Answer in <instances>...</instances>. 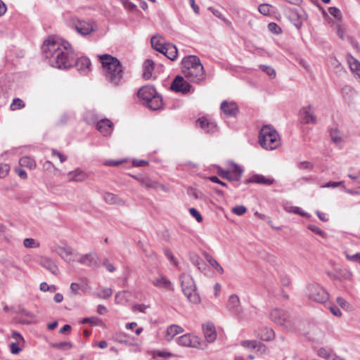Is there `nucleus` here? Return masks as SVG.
<instances>
[{
    "label": "nucleus",
    "instance_id": "1",
    "mask_svg": "<svg viewBox=\"0 0 360 360\" xmlns=\"http://www.w3.org/2000/svg\"><path fill=\"white\" fill-rule=\"evenodd\" d=\"M41 50L48 63L53 68L65 70L75 65L76 54L70 44L58 37H49Z\"/></svg>",
    "mask_w": 360,
    "mask_h": 360
},
{
    "label": "nucleus",
    "instance_id": "2",
    "mask_svg": "<svg viewBox=\"0 0 360 360\" xmlns=\"http://www.w3.org/2000/svg\"><path fill=\"white\" fill-rule=\"evenodd\" d=\"M105 79L113 85H118L123 78V68L120 60L109 54L99 56Z\"/></svg>",
    "mask_w": 360,
    "mask_h": 360
},
{
    "label": "nucleus",
    "instance_id": "3",
    "mask_svg": "<svg viewBox=\"0 0 360 360\" xmlns=\"http://www.w3.org/2000/svg\"><path fill=\"white\" fill-rule=\"evenodd\" d=\"M181 63L182 72L186 79L195 83H200L205 79L204 68L198 57L186 56Z\"/></svg>",
    "mask_w": 360,
    "mask_h": 360
},
{
    "label": "nucleus",
    "instance_id": "4",
    "mask_svg": "<svg viewBox=\"0 0 360 360\" xmlns=\"http://www.w3.org/2000/svg\"><path fill=\"white\" fill-rule=\"evenodd\" d=\"M258 142L262 148L269 150L278 148L281 143L279 134L269 125H265L260 129Z\"/></svg>",
    "mask_w": 360,
    "mask_h": 360
},
{
    "label": "nucleus",
    "instance_id": "5",
    "mask_svg": "<svg viewBox=\"0 0 360 360\" xmlns=\"http://www.w3.org/2000/svg\"><path fill=\"white\" fill-rule=\"evenodd\" d=\"M271 319L278 325L288 330H300V321L298 318L292 316L287 311L275 309L270 314Z\"/></svg>",
    "mask_w": 360,
    "mask_h": 360
},
{
    "label": "nucleus",
    "instance_id": "6",
    "mask_svg": "<svg viewBox=\"0 0 360 360\" xmlns=\"http://www.w3.org/2000/svg\"><path fill=\"white\" fill-rule=\"evenodd\" d=\"M139 98L143 101V105L153 110H157L162 107V100L153 86H145L138 91Z\"/></svg>",
    "mask_w": 360,
    "mask_h": 360
},
{
    "label": "nucleus",
    "instance_id": "7",
    "mask_svg": "<svg viewBox=\"0 0 360 360\" xmlns=\"http://www.w3.org/2000/svg\"><path fill=\"white\" fill-rule=\"evenodd\" d=\"M5 311H9L11 310L14 313L18 314V321L22 324H30L32 322V319L34 318V315L24 309L22 306L11 307V309L8 306H5L4 308Z\"/></svg>",
    "mask_w": 360,
    "mask_h": 360
},
{
    "label": "nucleus",
    "instance_id": "8",
    "mask_svg": "<svg viewBox=\"0 0 360 360\" xmlns=\"http://www.w3.org/2000/svg\"><path fill=\"white\" fill-rule=\"evenodd\" d=\"M54 251L63 259L70 263L76 261L78 252L69 245H57L54 248Z\"/></svg>",
    "mask_w": 360,
    "mask_h": 360
},
{
    "label": "nucleus",
    "instance_id": "9",
    "mask_svg": "<svg viewBox=\"0 0 360 360\" xmlns=\"http://www.w3.org/2000/svg\"><path fill=\"white\" fill-rule=\"evenodd\" d=\"M179 345L186 347L201 349L202 342L200 339L191 333L184 334L177 338Z\"/></svg>",
    "mask_w": 360,
    "mask_h": 360
},
{
    "label": "nucleus",
    "instance_id": "10",
    "mask_svg": "<svg viewBox=\"0 0 360 360\" xmlns=\"http://www.w3.org/2000/svg\"><path fill=\"white\" fill-rule=\"evenodd\" d=\"M288 16L289 20L297 29L301 28L303 22L307 18V15L305 11L301 8L290 9L288 12Z\"/></svg>",
    "mask_w": 360,
    "mask_h": 360
},
{
    "label": "nucleus",
    "instance_id": "11",
    "mask_svg": "<svg viewBox=\"0 0 360 360\" xmlns=\"http://www.w3.org/2000/svg\"><path fill=\"white\" fill-rule=\"evenodd\" d=\"M71 24L77 32L82 35H88L94 31L93 25L89 22L73 18L71 19Z\"/></svg>",
    "mask_w": 360,
    "mask_h": 360
},
{
    "label": "nucleus",
    "instance_id": "12",
    "mask_svg": "<svg viewBox=\"0 0 360 360\" xmlns=\"http://www.w3.org/2000/svg\"><path fill=\"white\" fill-rule=\"evenodd\" d=\"M243 170L236 165H234L232 171L224 170L220 167H217V174L222 178L229 181H239L241 176Z\"/></svg>",
    "mask_w": 360,
    "mask_h": 360
},
{
    "label": "nucleus",
    "instance_id": "13",
    "mask_svg": "<svg viewBox=\"0 0 360 360\" xmlns=\"http://www.w3.org/2000/svg\"><path fill=\"white\" fill-rule=\"evenodd\" d=\"M191 86L184 77L177 76L171 84V89L175 92L186 94L191 91Z\"/></svg>",
    "mask_w": 360,
    "mask_h": 360
},
{
    "label": "nucleus",
    "instance_id": "14",
    "mask_svg": "<svg viewBox=\"0 0 360 360\" xmlns=\"http://www.w3.org/2000/svg\"><path fill=\"white\" fill-rule=\"evenodd\" d=\"M302 122L304 124H316L317 119L312 105L303 107L300 111Z\"/></svg>",
    "mask_w": 360,
    "mask_h": 360
},
{
    "label": "nucleus",
    "instance_id": "15",
    "mask_svg": "<svg viewBox=\"0 0 360 360\" xmlns=\"http://www.w3.org/2000/svg\"><path fill=\"white\" fill-rule=\"evenodd\" d=\"M205 339L209 343H212L217 339V331L215 326L212 322H206L202 326Z\"/></svg>",
    "mask_w": 360,
    "mask_h": 360
},
{
    "label": "nucleus",
    "instance_id": "16",
    "mask_svg": "<svg viewBox=\"0 0 360 360\" xmlns=\"http://www.w3.org/2000/svg\"><path fill=\"white\" fill-rule=\"evenodd\" d=\"M97 260L98 257L95 252H89L85 255H80L78 252L75 262L83 265L93 266L97 264Z\"/></svg>",
    "mask_w": 360,
    "mask_h": 360
},
{
    "label": "nucleus",
    "instance_id": "17",
    "mask_svg": "<svg viewBox=\"0 0 360 360\" xmlns=\"http://www.w3.org/2000/svg\"><path fill=\"white\" fill-rule=\"evenodd\" d=\"M221 110L228 117H236L238 112V107L234 101H224L221 103Z\"/></svg>",
    "mask_w": 360,
    "mask_h": 360
},
{
    "label": "nucleus",
    "instance_id": "18",
    "mask_svg": "<svg viewBox=\"0 0 360 360\" xmlns=\"http://www.w3.org/2000/svg\"><path fill=\"white\" fill-rule=\"evenodd\" d=\"M181 286L183 292H192L195 290V285L192 277L183 274L180 276Z\"/></svg>",
    "mask_w": 360,
    "mask_h": 360
},
{
    "label": "nucleus",
    "instance_id": "19",
    "mask_svg": "<svg viewBox=\"0 0 360 360\" xmlns=\"http://www.w3.org/2000/svg\"><path fill=\"white\" fill-rule=\"evenodd\" d=\"M70 289L72 291L77 292L81 291L82 292H86L91 290V287L88 281L86 278H80L76 282L72 283L70 285Z\"/></svg>",
    "mask_w": 360,
    "mask_h": 360
},
{
    "label": "nucleus",
    "instance_id": "20",
    "mask_svg": "<svg viewBox=\"0 0 360 360\" xmlns=\"http://www.w3.org/2000/svg\"><path fill=\"white\" fill-rule=\"evenodd\" d=\"M69 181L82 182L88 178V174L79 168L70 171L67 174Z\"/></svg>",
    "mask_w": 360,
    "mask_h": 360
},
{
    "label": "nucleus",
    "instance_id": "21",
    "mask_svg": "<svg viewBox=\"0 0 360 360\" xmlns=\"http://www.w3.org/2000/svg\"><path fill=\"white\" fill-rule=\"evenodd\" d=\"M248 182L271 186L275 182V179L271 176H266L262 174H254L248 180Z\"/></svg>",
    "mask_w": 360,
    "mask_h": 360
},
{
    "label": "nucleus",
    "instance_id": "22",
    "mask_svg": "<svg viewBox=\"0 0 360 360\" xmlns=\"http://www.w3.org/2000/svg\"><path fill=\"white\" fill-rule=\"evenodd\" d=\"M112 123L108 119L99 121L96 124V129L103 135L108 136L112 131Z\"/></svg>",
    "mask_w": 360,
    "mask_h": 360
},
{
    "label": "nucleus",
    "instance_id": "23",
    "mask_svg": "<svg viewBox=\"0 0 360 360\" xmlns=\"http://www.w3.org/2000/svg\"><path fill=\"white\" fill-rule=\"evenodd\" d=\"M150 42L153 49L161 53L164 52V50L167 45V43H165V39L158 36L153 37Z\"/></svg>",
    "mask_w": 360,
    "mask_h": 360
},
{
    "label": "nucleus",
    "instance_id": "24",
    "mask_svg": "<svg viewBox=\"0 0 360 360\" xmlns=\"http://www.w3.org/2000/svg\"><path fill=\"white\" fill-rule=\"evenodd\" d=\"M346 59L349 64L350 70L360 77V62L351 54H347Z\"/></svg>",
    "mask_w": 360,
    "mask_h": 360
},
{
    "label": "nucleus",
    "instance_id": "25",
    "mask_svg": "<svg viewBox=\"0 0 360 360\" xmlns=\"http://www.w3.org/2000/svg\"><path fill=\"white\" fill-rule=\"evenodd\" d=\"M183 332L184 329L182 327L178 325H171L167 329L165 339L170 342L176 335Z\"/></svg>",
    "mask_w": 360,
    "mask_h": 360
},
{
    "label": "nucleus",
    "instance_id": "26",
    "mask_svg": "<svg viewBox=\"0 0 360 360\" xmlns=\"http://www.w3.org/2000/svg\"><path fill=\"white\" fill-rule=\"evenodd\" d=\"M154 285L158 288H162L166 290H173L171 282L165 276H160L153 281Z\"/></svg>",
    "mask_w": 360,
    "mask_h": 360
},
{
    "label": "nucleus",
    "instance_id": "27",
    "mask_svg": "<svg viewBox=\"0 0 360 360\" xmlns=\"http://www.w3.org/2000/svg\"><path fill=\"white\" fill-rule=\"evenodd\" d=\"M103 199L105 202L110 205H117L121 206L125 205V201L124 200L120 198L116 195L111 193H105L103 195Z\"/></svg>",
    "mask_w": 360,
    "mask_h": 360
},
{
    "label": "nucleus",
    "instance_id": "28",
    "mask_svg": "<svg viewBox=\"0 0 360 360\" xmlns=\"http://www.w3.org/2000/svg\"><path fill=\"white\" fill-rule=\"evenodd\" d=\"M204 257L210 265L219 274H223L224 270L219 263L209 253L205 252Z\"/></svg>",
    "mask_w": 360,
    "mask_h": 360
},
{
    "label": "nucleus",
    "instance_id": "29",
    "mask_svg": "<svg viewBox=\"0 0 360 360\" xmlns=\"http://www.w3.org/2000/svg\"><path fill=\"white\" fill-rule=\"evenodd\" d=\"M75 64L79 71L84 72L89 69L91 62L88 58L81 57L79 58H75Z\"/></svg>",
    "mask_w": 360,
    "mask_h": 360
},
{
    "label": "nucleus",
    "instance_id": "30",
    "mask_svg": "<svg viewBox=\"0 0 360 360\" xmlns=\"http://www.w3.org/2000/svg\"><path fill=\"white\" fill-rule=\"evenodd\" d=\"M162 54H164L171 60H174L176 58L178 54L177 49L175 45L171 43H167V45L166 46V48L164 50Z\"/></svg>",
    "mask_w": 360,
    "mask_h": 360
},
{
    "label": "nucleus",
    "instance_id": "31",
    "mask_svg": "<svg viewBox=\"0 0 360 360\" xmlns=\"http://www.w3.org/2000/svg\"><path fill=\"white\" fill-rule=\"evenodd\" d=\"M41 266L48 269L53 274H56L58 269L56 264L49 258L43 257L40 262Z\"/></svg>",
    "mask_w": 360,
    "mask_h": 360
},
{
    "label": "nucleus",
    "instance_id": "32",
    "mask_svg": "<svg viewBox=\"0 0 360 360\" xmlns=\"http://www.w3.org/2000/svg\"><path fill=\"white\" fill-rule=\"evenodd\" d=\"M143 77L146 79H149L152 77L153 70L154 68V63L152 60L148 59L143 63Z\"/></svg>",
    "mask_w": 360,
    "mask_h": 360
},
{
    "label": "nucleus",
    "instance_id": "33",
    "mask_svg": "<svg viewBox=\"0 0 360 360\" xmlns=\"http://www.w3.org/2000/svg\"><path fill=\"white\" fill-rule=\"evenodd\" d=\"M19 165L20 167H27L30 169H34L37 166L35 160L29 156L22 157L19 160Z\"/></svg>",
    "mask_w": 360,
    "mask_h": 360
},
{
    "label": "nucleus",
    "instance_id": "34",
    "mask_svg": "<svg viewBox=\"0 0 360 360\" xmlns=\"http://www.w3.org/2000/svg\"><path fill=\"white\" fill-rule=\"evenodd\" d=\"M330 136L332 141L338 146H341L343 142V139L341 133L337 128L331 129L330 131Z\"/></svg>",
    "mask_w": 360,
    "mask_h": 360
},
{
    "label": "nucleus",
    "instance_id": "35",
    "mask_svg": "<svg viewBox=\"0 0 360 360\" xmlns=\"http://www.w3.org/2000/svg\"><path fill=\"white\" fill-rule=\"evenodd\" d=\"M141 185L147 188H158L159 186L162 189L164 188L163 185H160L157 181H153L147 176H145V179L141 180Z\"/></svg>",
    "mask_w": 360,
    "mask_h": 360
},
{
    "label": "nucleus",
    "instance_id": "36",
    "mask_svg": "<svg viewBox=\"0 0 360 360\" xmlns=\"http://www.w3.org/2000/svg\"><path fill=\"white\" fill-rule=\"evenodd\" d=\"M309 298L319 303H325L329 300V294H309Z\"/></svg>",
    "mask_w": 360,
    "mask_h": 360
},
{
    "label": "nucleus",
    "instance_id": "37",
    "mask_svg": "<svg viewBox=\"0 0 360 360\" xmlns=\"http://www.w3.org/2000/svg\"><path fill=\"white\" fill-rule=\"evenodd\" d=\"M184 295L186 297L188 300L192 304H198L202 303L205 304L204 303L203 299L200 296V294H184Z\"/></svg>",
    "mask_w": 360,
    "mask_h": 360
},
{
    "label": "nucleus",
    "instance_id": "38",
    "mask_svg": "<svg viewBox=\"0 0 360 360\" xmlns=\"http://www.w3.org/2000/svg\"><path fill=\"white\" fill-rule=\"evenodd\" d=\"M51 346L58 349L68 350L72 347V344L70 342H61L51 343Z\"/></svg>",
    "mask_w": 360,
    "mask_h": 360
},
{
    "label": "nucleus",
    "instance_id": "39",
    "mask_svg": "<svg viewBox=\"0 0 360 360\" xmlns=\"http://www.w3.org/2000/svg\"><path fill=\"white\" fill-rule=\"evenodd\" d=\"M273 6L268 4H260L258 7L259 12L264 15H269L272 12Z\"/></svg>",
    "mask_w": 360,
    "mask_h": 360
},
{
    "label": "nucleus",
    "instance_id": "40",
    "mask_svg": "<svg viewBox=\"0 0 360 360\" xmlns=\"http://www.w3.org/2000/svg\"><path fill=\"white\" fill-rule=\"evenodd\" d=\"M198 124L205 130L207 127H211L213 131L216 128V125L214 123L209 122L207 119L202 117L198 120Z\"/></svg>",
    "mask_w": 360,
    "mask_h": 360
},
{
    "label": "nucleus",
    "instance_id": "41",
    "mask_svg": "<svg viewBox=\"0 0 360 360\" xmlns=\"http://www.w3.org/2000/svg\"><path fill=\"white\" fill-rule=\"evenodd\" d=\"M23 245L26 248H37L39 247L40 244L36 240L31 238H27L24 239Z\"/></svg>",
    "mask_w": 360,
    "mask_h": 360
},
{
    "label": "nucleus",
    "instance_id": "42",
    "mask_svg": "<svg viewBox=\"0 0 360 360\" xmlns=\"http://www.w3.org/2000/svg\"><path fill=\"white\" fill-rule=\"evenodd\" d=\"M24 107H25L24 101L18 98L13 99V102L11 103V104L10 105L11 110L13 111L19 110V109H22Z\"/></svg>",
    "mask_w": 360,
    "mask_h": 360
},
{
    "label": "nucleus",
    "instance_id": "43",
    "mask_svg": "<svg viewBox=\"0 0 360 360\" xmlns=\"http://www.w3.org/2000/svg\"><path fill=\"white\" fill-rule=\"evenodd\" d=\"M191 262L195 266H196L198 268V269L203 270L205 269V264L204 262L198 255H195L193 257H191Z\"/></svg>",
    "mask_w": 360,
    "mask_h": 360
},
{
    "label": "nucleus",
    "instance_id": "44",
    "mask_svg": "<svg viewBox=\"0 0 360 360\" xmlns=\"http://www.w3.org/2000/svg\"><path fill=\"white\" fill-rule=\"evenodd\" d=\"M82 324L90 323L93 326H98L102 323L101 319L98 317L84 318L81 321Z\"/></svg>",
    "mask_w": 360,
    "mask_h": 360
},
{
    "label": "nucleus",
    "instance_id": "45",
    "mask_svg": "<svg viewBox=\"0 0 360 360\" xmlns=\"http://www.w3.org/2000/svg\"><path fill=\"white\" fill-rule=\"evenodd\" d=\"M285 210L289 212H293L295 214H300V216H302V217H304L307 218H309L310 217V215L308 213L304 212L299 207H290L289 208L286 207Z\"/></svg>",
    "mask_w": 360,
    "mask_h": 360
},
{
    "label": "nucleus",
    "instance_id": "46",
    "mask_svg": "<svg viewBox=\"0 0 360 360\" xmlns=\"http://www.w3.org/2000/svg\"><path fill=\"white\" fill-rule=\"evenodd\" d=\"M308 229L311 231L312 232L315 233L316 234L320 236L323 238H326L327 237V233L322 231L321 229H319L318 226L314 224H309L307 226Z\"/></svg>",
    "mask_w": 360,
    "mask_h": 360
},
{
    "label": "nucleus",
    "instance_id": "47",
    "mask_svg": "<svg viewBox=\"0 0 360 360\" xmlns=\"http://www.w3.org/2000/svg\"><path fill=\"white\" fill-rule=\"evenodd\" d=\"M263 332L264 334L261 335V339L264 341H270L274 338V332L271 329L265 328Z\"/></svg>",
    "mask_w": 360,
    "mask_h": 360
},
{
    "label": "nucleus",
    "instance_id": "48",
    "mask_svg": "<svg viewBox=\"0 0 360 360\" xmlns=\"http://www.w3.org/2000/svg\"><path fill=\"white\" fill-rule=\"evenodd\" d=\"M23 345H22V343H18V342H12L9 346L11 354H17L20 353L22 351Z\"/></svg>",
    "mask_w": 360,
    "mask_h": 360
},
{
    "label": "nucleus",
    "instance_id": "49",
    "mask_svg": "<svg viewBox=\"0 0 360 360\" xmlns=\"http://www.w3.org/2000/svg\"><path fill=\"white\" fill-rule=\"evenodd\" d=\"M337 302L343 309H345L346 311L352 310L351 304L347 301H346L344 298H342L341 297H338Z\"/></svg>",
    "mask_w": 360,
    "mask_h": 360
},
{
    "label": "nucleus",
    "instance_id": "50",
    "mask_svg": "<svg viewBox=\"0 0 360 360\" xmlns=\"http://www.w3.org/2000/svg\"><path fill=\"white\" fill-rule=\"evenodd\" d=\"M259 68L262 71L265 72L271 77L274 78L276 77V71L271 66H268V65H260Z\"/></svg>",
    "mask_w": 360,
    "mask_h": 360
},
{
    "label": "nucleus",
    "instance_id": "51",
    "mask_svg": "<svg viewBox=\"0 0 360 360\" xmlns=\"http://www.w3.org/2000/svg\"><path fill=\"white\" fill-rule=\"evenodd\" d=\"M239 304V298L236 294L230 296L229 300V305L231 308H236Z\"/></svg>",
    "mask_w": 360,
    "mask_h": 360
},
{
    "label": "nucleus",
    "instance_id": "52",
    "mask_svg": "<svg viewBox=\"0 0 360 360\" xmlns=\"http://www.w3.org/2000/svg\"><path fill=\"white\" fill-rule=\"evenodd\" d=\"M232 212L236 215L241 216L247 212V209L243 205H238L232 208Z\"/></svg>",
    "mask_w": 360,
    "mask_h": 360
},
{
    "label": "nucleus",
    "instance_id": "53",
    "mask_svg": "<svg viewBox=\"0 0 360 360\" xmlns=\"http://www.w3.org/2000/svg\"><path fill=\"white\" fill-rule=\"evenodd\" d=\"M39 288L43 292H47V291L53 292V291H56L58 290L55 285H49L45 282H43L40 284Z\"/></svg>",
    "mask_w": 360,
    "mask_h": 360
},
{
    "label": "nucleus",
    "instance_id": "54",
    "mask_svg": "<svg viewBox=\"0 0 360 360\" xmlns=\"http://www.w3.org/2000/svg\"><path fill=\"white\" fill-rule=\"evenodd\" d=\"M241 346L247 349H253L257 347V340H243Z\"/></svg>",
    "mask_w": 360,
    "mask_h": 360
},
{
    "label": "nucleus",
    "instance_id": "55",
    "mask_svg": "<svg viewBox=\"0 0 360 360\" xmlns=\"http://www.w3.org/2000/svg\"><path fill=\"white\" fill-rule=\"evenodd\" d=\"M189 213L191 215L194 217L198 222H202V217L200 214V213L195 209V208H190L189 209Z\"/></svg>",
    "mask_w": 360,
    "mask_h": 360
},
{
    "label": "nucleus",
    "instance_id": "56",
    "mask_svg": "<svg viewBox=\"0 0 360 360\" xmlns=\"http://www.w3.org/2000/svg\"><path fill=\"white\" fill-rule=\"evenodd\" d=\"M268 29L274 34H279L281 32V28L275 22L269 23Z\"/></svg>",
    "mask_w": 360,
    "mask_h": 360
},
{
    "label": "nucleus",
    "instance_id": "57",
    "mask_svg": "<svg viewBox=\"0 0 360 360\" xmlns=\"http://www.w3.org/2000/svg\"><path fill=\"white\" fill-rule=\"evenodd\" d=\"M330 354V352L329 350L326 349V348H320L317 351V355L321 358L323 359H328L329 358Z\"/></svg>",
    "mask_w": 360,
    "mask_h": 360
},
{
    "label": "nucleus",
    "instance_id": "58",
    "mask_svg": "<svg viewBox=\"0 0 360 360\" xmlns=\"http://www.w3.org/2000/svg\"><path fill=\"white\" fill-rule=\"evenodd\" d=\"M11 338L16 340V342H18V343H22V345H24L25 340L24 338L22 336V335L17 332V331H13L11 333Z\"/></svg>",
    "mask_w": 360,
    "mask_h": 360
},
{
    "label": "nucleus",
    "instance_id": "59",
    "mask_svg": "<svg viewBox=\"0 0 360 360\" xmlns=\"http://www.w3.org/2000/svg\"><path fill=\"white\" fill-rule=\"evenodd\" d=\"M344 181H329L324 185H321V188H336L341 185H343Z\"/></svg>",
    "mask_w": 360,
    "mask_h": 360
},
{
    "label": "nucleus",
    "instance_id": "60",
    "mask_svg": "<svg viewBox=\"0 0 360 360\" xmlns=\"http://www.w3.org/2000/svg\"><path fill=\"white\" fill-rule=\"evenodd\" d=\"M123 6L129 11H134L136 8V6L129 0H120Z\"/></svg>",
    "mask_w": 360,
    "mask_h": 360
},
{
    "label": "nucleus",
    "instance_id": "61",
    "mask_svg": "<svg viewBox=\"0 0 360 360\" xmlns=\"http://www.w3.org/2000/svg\"><path fill=\"white\" fill-rule=\"evenodd\" d=\"M298 167L300 169H311L313 168V165L310 162L304 161L298 164Z\"/></svg>",
    "mask_w": 360,
    "mask_h": 360
},
{
    "label": "nucleus",
    "instance_id": "62",
    "mask_svg": "<svg viewBox=\"0 0 360 360\" xmlns=\"http://www.w3.org/2000/svg\"><path fill=\"white\" fill-rule=\"evenodd\" d=\"M51 153H52L53 156H56L59 158L60 162L63 163L65 161H66L67 157L65 155H64L63 154H62L61 153L58 152L57 150L53 149L51 150Z\"/></svg>",
    "mask_w": 360,
    "mask_h": 360
},
{
    "label": "nucleus",
    "instance_id": "63",
    "mask_svg": "<svg viewBox=\"0 0 360 360\" xmlns=\"http://www.w3.org/2000/svg\"><path fill=\"white\" fill-rule=\"evenodd\" d=\"M10 170V167L7 164L0 165V177L6 176Z\"/></svg>",
    "mask_w": 360,
    "mask_h": 360
},
{
    "label": "nucleus",
    "instance_id": "64",
    "mask_svg": "<svg viewBox=\"0 0 360 360\" xmlns=\"http://www.w3.org/2000/svg\"><path fill=\"white\" fill-rule=\"evenodd\" d=\"M328 12L332 16L335 18H338L340 16V11L336 7H329Z\"/></svg>",
    "mask_w": 360,
    "mask_h": 360
}]
</instances>
